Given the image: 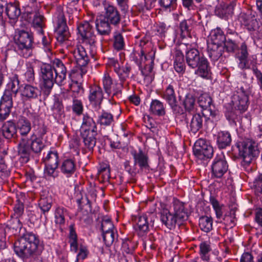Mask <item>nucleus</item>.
<instances>
[{
  "label": "nucleus",
  "mask_w": 262,
  "mask_h": 262,
  "mask_svg": "<svg viewBox=\"0 0 262 262\" xmlns=\"http://www.w3.org/2000/svg\"><path fill=\"white\" fill-rule=\"evenodd\" d=\"M42 249L38 236L32 232L27 233L14 244L16 254L26 261L29 259H35L40 254Z\"/></svg>",
  "instance_id": "nucleus-1"
},
{
  "label": "nucleus",
  "mask_w": 262,
  "mask_h": 262,
  "mask_svg": "<svg viewBox=\"0 0 262 262\" xmlns=\"http://www.w3.org/2000/svg\"><path fill=\"white\" fill-rule=\"evenodd\" d=\"M239 156L242 159L241 165L246 170H251V164L259 155L258 142L252 138H245L236 143Z\"/></svg>",
  "instance_id": "nucleus-2"
},
{
  "label": "nucleus",
  "mask_w": 262,
  "mask_h": 262,
  "mask_svg": "<svg viewBox=\"0 0 262 262\" xmlns=\"http://www.w3.org/2000/svg\"><path fill=\"white\" fill-rule=\"evenodd\" d=\"M170 210H164L161 213L160 220L168 228L171 229L177 224L186 220L188 217L184 204L178 200H174Z\"/></svg>",
  "instance_id": "nucleus-3"
},
{
  "label": "nucleus",
  "mask_w": 262,
  "mask_h": 262,
  "mask_svg": "<svg viewBox=\"0 0 262 262\" xmlns=\"http://www.w3.org/2000/svg\"><path fill=\"white\" fill-rule=\"evenodd\" d=\"M186 61L188 66L192 69L198 68L195 74L199 76L207 78L210 74V68L207 59L202 56L199 51L194 48L186 52Z\"/></svg>",
  "instance_id": "nucleus-4"
},
{
  "label": "nucleus",
  "mask_w": 262,
  "mask_h": 262,
  "mask_svg": "<svg viewBox=\"0 0 262 262\" xmlns=\"http://www.w3.org/2000/svg\"><path fill=\"white\" fill-rule=\"evenodd\" d=\"M14 39L16 51L19 55L28 58L32 55L34 38L31 32L19 30L15 34Z\"/></svg>",
  "instance_id": "nucleus-5"
},
{
  "label": "nucleus",
  "mask_w": 262,
  "mask_h": 262,
  "mask_svg": "<svg viewBox=\"0 0 262 262\" xmlns=\"http://www.w3.org/2000/svg\"><path fill=\"white\" fill-rule=\"evenodd\" d=\"M249 97L247 92L241 86L237 88L235 93L232 97V108L235 112H231L228 115L229 119L234 120L236 118L237 113L242 114L248 108L249 105Z\"/></svg>",
  "instance_id": "nucleus-6"
},
{
  "label": "nucleus",
  "mask_w": 262,
  "mask_h": 262,
  "mask_svg": "<svg viewBox=\"0 0 262 262\" xmlns=\"http://www.w3.org/2000/svg\"><path fill=\"white\" fill-rule=\"evenodd\" d=\"M77 29L83 45L93 52L96 48V40L92 25L88 21H84L78 26Z\"/></svg>",
  "instance_id": "nucleus-7"
},
{
  "label": "nucleus",
  "mask_w": 262,
  "mask_h": 262,
  "mask_svg": "<svg viewBox=\"0 0 262 262\" xmlns=\"http://www.w3.org/2000/svg\"><path fill=\"white\" fill-rule=\"evenodd\" d=\"M77 67L76 72L81 77L87 72L86 66L89 62V58L83 46H78L73 51Z\"/></svg>",
  "instance_id": "nucleus-8"
},
{
  "label": "nucleus",
  "mask_w": 262,
  "mask_h": 262,
  "mask_svg": "<svg viewBox=\"0 0 262 262\" xmlns=\"http://www.w3.org/2000/svg\"><path fill=\"white\" fill-rule=\"evenodd\" d=\"M193 152L196 158L204 160L212 158L213 149L206 140L199 139L194 143Z\"/></svg>",
  "instance_id": "nucleus-9"
},
{
  "label": "nucleus",
  "mask_w": 262,
  "mask_h": 262,
  "mask_svg": "<svg viewBox=\"0 0 262 262\" xmlns=\"http://www.w3.org/2000/svg\"><path fill=\"white\" fill-rule=\"evenodd\" d=\"M211 177L221 179L228 170V164L223 154L217 155L213 160L211 166Z\"/></svg>",
  "instance_id": "nucleus-10"
},
{
  "label": "nucleus",
  "mask_w": 262,
  "mask_h": 262,
  "mask_svg": "<svg viewBox=\"0 0 262 262\" xmlns=\"http://www.w3.org/2000/svg\"><path fill=\"white\" fill-rule=\"evenodd\" d=\"M188 114L186 115V119L187 120L188 126L190 132L194 134L200 130L203 125L207 127L209 123L211 122L210 118L207 117L204 113H203L202 115L200 113L194 114L191 117L189 122L188 121Z\"/></svg>",
  "instance_id": "nucleus-11"
},
{
  "label": "nucleus",
  "mask_w": 262,
  "mask_h": 262,
  "mask_svg": "<svg viewBox=\"0 0 262 262\" xmlns=\"http://www.w3.org/2000/svg\"><path fill=\"white\" fill-rule=\"evenodd\" d=\"M55 20L57 24L55 32L58 35L57 39L60 41H62L68 38L69 32L67 26L66 19L64 13L60 9L57 11Z\"/></svg>",
  "instance_id": "nucleus-12"
},
{
  "label": "nucleus",
  "mask_w": 262,
  "mask_h": 262,
  "mask_svg": "<svg viewBox=\"0 0 262 262\" xmlns=\"http://www.w3.org/2000/svg\"><path fill=\"white\" fill-rule=\"evenodd\" d=\"M162 97L170 105L174 113L177 114H182L183 113V108L178 104L174 86L172 84L168 85Z\"/></svg>",
  "instance_id": "nucleus-13"
},
{
  "label": "nucleus",
  "mask_w": 262,
  "mask_h": 262,
  "mask_svg": "<svg viewBox=\"0 0 262 262\" xmlns=\"http://www.w3.org/2000/svg\"><path fill=\"white\" fill-rule=\"evenodd\" d=\"M53 69L50 64H43L40 68V77L42 80L43 87L50 90L56 83L55 76H54Z\"/></svg>",
  "instance_id": "nucleus-14"
},
{
  "label": "nucleus",
  "mask_w": 262,
  "mask_h": 262,
  "mask_svg": "<svg viewBox=\"0 0 262 262\" xmlns=\"http://www.w3.org/2000/svg\"><path fill=\"white\" fill-rule=\"evenodd\" d=\"M13 106L12 94L5 91L0 101V119L5 120L9 115Z\"/></svg>",
  "instance_id": "nucleus-15"
},
{
  "label": "nucleus",
  "mask_w": 262,
  "mask_h": 262,
  "mask_svg": "<svg viewBox=\"0 0 262 262\" xmlns=\"http://www.w3.org/2000/svg\"><path fill=\"white\" fill-rule=\"evenodd\" d=\"M104 10L103 18L111 25L118 26L120 23L121 17L117 8L108 4L105 5Z\"/></svg>",
  "instance_id": "nucleus-16"
},
{
  "label": "nucleus",
  "mask_w": 262,
  "mask_h": 262,
  "mask_svg": "<svg viewBox=\"0 0 262 262\" xmlns=\"http://www.w3.org/2000/svg\"><path fill=\"white\" fill-rule=\"evenodd\" d=\"M238 20L249 32L255 31L259 27L258 23L255 15L251 12L240 13Z\"/></svg>",
  "instance_id": "nucleus-17"
},
{
  "label": "nucleus",
  "mask_w": 262,
  "mask_h": 262,
  "mask_svg": "<svg viewBox=\"0 0 262 262\" xmlns=\"http://www.w3.org/2000/svg\"><path fill=\"white\" fill-rule=\"evenodd\" d=\"M52 68L55 73L56 83L59 85H62L67 76L66 65L60 59L56 58L53 62Z\"/></svg>",
  "instance_id": "nucleus-18"
},
{
  "label": "nucleus",
  "mask_w": 262,
  "mask_h": 262,
  "mask_svg": "<svg viewBox=\"0 0 262 262\" xmlns=\"http://www.w3.org/2000/svg\"><path fill=\"white\" fill-rule=\"evenodd\" d=\"M39 6L36 5L34 6V9L28 10L27 9L26 12L30 15H33L32 26L36 29L39 34H42L44 17L39 13Z\"/></svg>",
  "instance_id": "nucleus-19"
},
{
  "label": "nucleus",
  "mask_w": 262,
  "mask_h": 262,
  "mask_svg": "<svg viewBox=\"0 0 262 262\" xmlns=\"http://www.w3.org/2000/svg\"><path fill=\"white\" fill-rule=\"evenodd\" d=\"M18 154L21 163L28 162L32 152L28 138L22 137L18 144Z\"/></svg>",
  "instance_id": "nucleus-20"
},
{
  "label": "nucleus",
  "mask_w": 262,
  "mask_h": 262,
  "mask_svg": "<svg viewBox=\"0 0 262 262\" xmlns=\"http://www.w3.org/2000/svg\"><path fill=\"white\" fill-rule=\"evenodd\" d=\"M103 99V93L101 88L95 85L90 88L89 100L91 103L99 108Z\"/></svg>",
  "instance_id": "nucleus-21"
},
{
  "label": "nucleus",
  "mask_w": 262,
  "mask_h": 262,
  "mask_svg": "<svg viewBox=\"0 0 262 262\" xmlns=\"http://www.w3.org/2000/svg\"><path fill=\"white\" fill-rule=\"evenodd\" d=\"M102 83L104 91L108 96L111 94L112 90L114 91L112 96L113 98L115 97H119L121 95V90L116 88L117 84L113 82V79L108 74H104L102 79Z\"/></svg>",
  "instance_id": "nucleus-22"
},
{
  "label": "nucleus",
  "mask_w": 262,
  "mask_h": 262,
  "mask_svg": "<svg viewBox=\"0 0 262 262\" xmlns=\"http://www.w3.org/2000/svg\"><path fill=\"white\" fill-rule=\"evenodd\" d=\"M133 221L136 225V229L140 235H143L149 231L150 223L146 214L136 216Z\"/></svg>",
  "instance_id": "nucleus-23"
},
{
  "label": "nucleus",
  "mask_w": 262,
  "mask_h": 262,
  "mask_svg": "<svg viewBox=\"0 0 262 262\" xmlns=\"http://www.w3.org/2000/svg\"><path fill=\"white\" fill-rule=\"evenodd\" d=\"M234 5L233 2L229 4L222 3L216 7L215 14L221 18L228 17L233 13Z\"/></svg>",
  "instance_id": "nucleus-24"
},
{
  "label": "nucleus",
  "mask_w": 262,
  "mask_h": 262,
  "mask_svg": "<svg viewBox=\"0 0 262 262\" xmlns=\"http://www.w3.org/2000/svg\"><path fill=\"white\" fill-rule=\"evenodd\" d=\"M133 156L134 165H138L141 169L147 168L148 165V157L141 149L139 152L134 151L132 152Z\"/></svg>",
  "instance_id": "nucleus-25"
},
{
  "label": "nucleus",
  "mask_w": 262,
  "mask_h": 262,
  "mask_svg": "<svg viewBox=\"0 0 262 262\" xmlns=\"http://www.w3.org/2000/svg\"><path fill=\"white\" fill-rule=\"evenodd\" d=\"M68 210L62 206H57L54 211L55 223L61 228L66 223V217L68 215Z\"/></svg>",
  "instance_id": "nucleus-26"
},
{
  "label": "nucleus",
  "mask_w": 262,
  "mask_h": 262,
  "mask_svg": "<svg viewBox=\"0 0 262 262\" xmlns=\"http://www.w3.org/2000/svg\"><path fill=\"white\" fill-rule=\"evenodd\" d=\"M96 125L93 118L84 115L81 126L80 134L97 133Z\"/></svg>",
  "instance_id": "nucleus-27"
},
{
  "label": "nucleus",
  "mask_w": 262,
  "mask_h": 262,
  "mask_svg": "<svg viewBox=\"0 0 262 262\" xmlns=\"http://www.w3.org/2000/svg\"><path fill=\"white\" fill-rule=\"evenodd\" d=\"M21 94L23 97L28 99H34L37 98L41 95L39 89L30 84H25L21 90Z\"/></svg>",
  "instance_id": "nucleus-28"
},
{
  "label": "nucleus",
  "mask_w": 262,
  "mask_h": 262,
  "mask_svg": "<svg viewBox=\"0 0 262 262\" xmlns=\"http://www.w3.org/2000/svg\"><path fill=\"white\" fill-rule=\"evenodd\" d=\"M216 144L220 149H224L230 145L231 136L228 132H220L216 135Z\"/></svg>",
  "instance_id": "nucleus-29"
},
{
  "label": "nucleus",
  "mask_w": 262,
  "mask_h": 262,
  "mask_svg": "<svg viewBox=\"0 0 262 262\" xmlns=\"http://www.w3.org/2000/svg\"><path fill=\"white\" fill-rule=\"evenodd\" d=\"M224 52L223 45L208 43V52L209 57L213 61L217 60Z\"/></svg>",
  "instance_id": "nucleus-30"
},
{
  "label": "nucleus",
  "mask_w": 262,
  "mask_h": 262,
  "mask_svg": "<svg viewBox=\"0 0 262 262\" xmlns=\"http://www.w3.org/2000/svg\"><path fill=\"white\" fill-rule=\"evenodd\" d=\"M1 129L3 135L6 139H12L16 135V126L12 121H8L5 122Z\"/></svg>",
  "instance_id": "nucleus-31"
},
{
  "label": "nucleus",
  "mask_w": 262,
  "mask_h": 262,
  "mask_svg": "<svg viewBox=\"0 0 262 262\" xmlns=\"http://www.w3.org/2000/svg\"><path fill=\"white\" fill-rule=\"evenodd\" d=\"M33 128L34 131L33 134L36 135V137H41L47 133V126L43 121L38 116H34L32 120Z\"/></svg>",
  "instance_id": "nucleus-32"
},
{
  "label": "nucleus",
  "mask_w": 262,
  "mask_h": 262,
  "mask_svg": "<svg viewBox=\"0 0 262 262\" xmlns=\"http://www.w3.org/2000/svg\"><path fill=\"white\" fill-rule=\"evenodd\" d=\"M239 50L240 53L237 56L239 60L238 67L242 70L249 69V67L248 66L249 54L247 51V46L245 42L242 43Z\"/></svg>",
  "instance_id": "nucleus-33"
},
{
  "label": "nucleus",
  "mask_w": 262,
  "mask_h": 262,
  "mask_svg": "<svg viewBox=\"0 0 262 262\" xmlns=\"http://www.w3.org/2000/svg\"><path fill=\"white\" fill-rule=\"evenodd\" d=\"M198 104L204 110L209 111L210 115L213 118L215 114L211 109V104L212 103V98L207 94L201 95L198 98Z\"/></svg>",
  "instance_id": "nucleus-34"
},
{
  "label": "nucleus",
  "mask_w": 262,
  "mask_h": 262,
  "mask_svg": "<svg viewBox=\"0 0 262 262\" xmlns=\"http://www.w3.org/2000/svg\"><path fill=\"white\" fill-rule=\"evenodd\" d=\"M61 172L67 177L72 175L76 170V164L74 160L71 159L63 161L60 166Z\"/></svg>",
  "instance_id": "nucleus-35"
},
{
  "label": "nucleus",
  "mask_w": 262,
  "mask_h": 262,
  "mask_svg": "<svg viewBox=\"0 0 262 262\" xmlns=\"http://www.w3.org/2000/svg\"><path fill=\"white\" fill-rule=\"evenodd\" d=\"M16 126V129H18V132L23 137H26L31 129L30 122L24 117L19 119Z\"/></svg>",
  "instance_id": "nucleus-36"
},
{
  "label": "nucleus",
  "mask_w": 262,
  "mask_h": 262,
  "mask_svg": "<svg viewBox=\"0 0 262 262\" xmlns=\"http://www.w3.org/2000/svg\"><path fill=\"white\" fill-rule=\"evenodd\" d=\"M28 140L31 146L32 151L34 153H39L45 147L42 139L40 137H36V135L33 134Z\"/></svg>",
  "instance_id": "nucleus-37"
},
{
  "label": "nucleus",
  "mask_w": 262,
  "mask_h": 262,
  "mask_svg": "<svg viewBox=\"0 0 262 262\" xmlns=\"http://www.w3.org/2000/svg\"><path fill=\"white\" fill-rule=\"evenodd\" d=\"M180 35L182 38L191 37V31L193 29V21L191 19L183 20L179 25Z\"/></svg>",
  "instance_id": "nucleus-38"
},
{
  "label": "nucleus",
  "mask_w": 262,
  "mask_h": 262,
  "mask_svg": "<svg viewBox=\"0 0 262 262\" xmlns=\"http://www.w3.org/2000/svg\"><path fill=\"white\" fill-rule=\"evenodd\" d=\"M226 41V37L220 28L212 30L210 34V41L208 43L223 45Z\"/></svg>",
  "instance_id": "nucleus-39"
},
{
  "label": "nucleus",
  "mask_w": 262,
  "mask_h": 262,
  "mask_svg": "<svg viewBox=\"0 0 262 262\" xmlns=\"http://www.w3.org/2000/svg\"><path fill=\"white\" fill-rule=\"evenodd\" d=\"M80 134L83 139V142L85 147L88 148L89 151L93 150L94 147L96 145V136L97 135V133H84Z\"/></svg>",
  "instance_id": "nucleus-40"
},
{
  "label": "nucleus",
  "mask_w": 262,
  "mask_h": 262,
  "mask_svg": "<svg viewBox=\"0 0 262 262\" xmlns=\"http://www.w3.org/2000/svg\"><path fill=\"white\" fill-rule=\"evenodd\" d=\"M19 80L18 76L16 74H13L9 77V81L7 84V90L9 91L12 95L14 96L17 94L19 89Z\"/></svg>",
  "instance_id": "nucleus-41"
},
{
  "label": "nucleus",
  "mask_w": 262,
  "mask_h": 262,
  "mask_svg": "<svg viewBox=\"0 0 262 262\" xmlns=\"http://www.w3.org/2000/svg\"><path fill=\"white\" fill-rule=\"evenodd\" d=\"M111 24L104 18L97 20L96 27L98 33L101 35H108L111 32Z\"/></svg>",
  "instance_id": "nucleus-42"
},
{
  "label": "nucleus",
  "mask_w": 262,
  "mask_h": 262,
  "mask_svg": "<svg viewBox=\"0 0 262 262\" xmlns=\"http://www.w3.org/2000/svg\"><path fill=\"white\" fill-rule=\"evenodd\" d=\"M149 111L152 114L157 116H163L165 114V110L163 104L160 101L153 100L150 105Z\"/></svg>",
  "instance_id": "nucleus-43"
},
{
  "label": "nucleus",
  "mask_w": 262,
  "mask_h": 262,
  "mask_svg": "<svg viewBox=\"0 0 262 262\" xmlns=\"http://www.w3.org/2000/svg\"><path fill=\"white\" fill-rule=\"evenodd\" d=\"M137 246L136 242L132 241L128 238L123 239L122 243V250L123 253L126 254H134Z\"/></svg>",
  "instance_id": "nucleus-44"
},
{
  "label": "nucleus",
  "mask_w": 262,
  "mask_h": 262,
  "mask_svg": "<svg viewBox=\"0 0 262 262\" xmlns=\"http://www.w3.org/2000/svg\"><path fill=\"white\" fill-rule=\"evenodd\" d=\"M52 203V199L50 196L41 195L38 205L43 214H45L50 211Z\"/></svg>",
  "instance_id": "nucleus-45"
},
{
  "label": "nucleus",
  "mask_w": 262,
  "mask_h": 262,
  "mask_svg": "<svg viewBox=\"0 0 262 262\" xmlns=\"http://www.w3.org/2000/svg\"><path fill=\"white\" fill-rule=\"evenodd\" d=\"M154 53H151L149 55H145L144 51L141 49L140 52H135L133 57L134 61L139 66L140 69H141L143 65L146 63V62H148L150 59L149 56Z\"/></svg>",
  "instance_id": "nucleus-46"
},
{
  "label": "nucleus",
  "mask_w": 262,
  "mask_h": 262,
  "mask_svg": "<svg viewBox=\"0 0 262 262\" xmlns=\"http://www.w3.org/2000/svg\"><path fill=\"white\" fill-rule=\"evenodd\" d=\"M6 12L10 19H17L20 14V10L16 4L9 3L7 5Z\"/></svg>",
  "instance_id": "nucleus-47"
},
{
  "label": "nucleus",
  "mask_w": 262,
  "mask_h": 262,
  "mask_svg": "<svg viewBox=\"0 0 262 262\" xmlns=\"http://www.w3.org/2000/svg\"><path fill=\"white\" fill-rule=\"evenodd\" d=\"M185 111L189 113L195 111V99L191 94H187L183 101Z\"/></svg>",
  "instance_id": "nucleus-48"
},
{
  "label": "nucleus",
  "mask_w": 262,
  "mask_h": 262,
  "mask_svg": "<svg viewBox=\"0 0 262 262\" xmlns=\"http://www.w3.org/2000/svg\"><path fill=\"white\" fill-rule=\"evenodd\" d=\"M114 121L113 116L112 114L103 111L98 117L97 122L101 125L109 126Z\"/></svg>",
  "instance_id": "nucleus-49"
},
{
  "label": "nucleus",
  "mask_w": 262,
  "mask_h": 262,
  "mask_svg": "<svg viewBox=\"0 0 262 262\" xmlns=\"http://www.w3.org/2000/svg\"><path fill=\"white\" fill-rule=\"evenodd\" d=\"M70 243L72 251L76 252L78 249L77 236L74 228V225L71 224L69 227Z\"/></svg>",
  "instance_id": "nucleus-50"
},
{
  "label": "nucleus",
  "mask_w": 262,
  "mask_h": 262,
  "mask_svg": "<svg viewBox=\"0 0 262 262\" xmlns=\"http://www.w3.org/2000/svg\"><path fill=\"white\" fill-rule=\"evenodd\" d=\"M199 226L202 231L209 232L212 228V220L211 217L205 216L200 218Z\"/></svg>",
  "instance_id": "nucleus-51"
},
{
  "label": "nucleus",
  "mask_w": 262,
  "mask_h": 262,
  "mask_svg": "<svg viewBox=\"0 0 262 262\" xmlns=\"http://www.w3.org/2000/svg\"><path fill=\"white\" fill-rule=\"evenodd\" d=\"M46 165L47 166H52L58 167V156L57 152L50 151L48 154L45 159Z\"/></svg>",
  "instance_id": "nucleus-52"
},
{
  "label": "nucleus",
  "mask_w": 262,
  "mask_h": 262,
  "mask_svg": "<svg viewBox=\"0 0 262 262\" xmlns=\"http://www.w3.org/2000/svg\"><path fill=\"white\" fill-rule=\"evenodd\" d=\"M103 241L106 246H110L116 241H117L118 234L116 230L102 233Z\"/></svg>",
  "instance_id": "nucleus-53"
},
{
  "label": "nucleus",
  "mask_w": 262,
  "mask_h": 262,
  "mask_svg": "<svg viewBox=\"0 0 262 262\" xmlns=\"http://www.w3.org/2000/svg\"><path fill=\"white\" fill-rule=\"evenodd\" d=\"M113 46L114 48L118 51L123 49L124 47L123 37L122 34L118 32L114 33Z\"/></svg>",
  "instance_id": "nucleus-54"
},
{
  "label": "nucleus",
  "mask_w": 262,
  "mask_h": 262,
  "mask_svg": "<svg viewBox=\"0 0 262 262\" xmlns=\"http://www.w3.org/2000/svg\"><path fill=\"white\" fill-rule=\"evenodd\" d=\"M101 230L102 233L116 230L111 219L106 217L102 220Z\"/></svg>",
  "instance_id": "nucleus-55"
},
{
  "label": "nucleus",
  "mask_w": 262,
  "mask_h": 262,
  "mask_svg": "<svg viewBox=\"0 0 262 262\" xmlns=\"http://www.w3.org/2000/svg\"><path fill=\"white\" fill-rule=\"evenodd\" d=\"M200 255L201 258L205 261L209 259L208 253L211 251L210 246L207 242H202L200 245Z\"/></svg>",
  "instance_id": "nucleus-56"
},
{
  "label": "nucleus",
  "mask_w": 262,
  "mask_h": 262,
  "mask_svg": "<svg viewBox=\"0 0 262 262\" xmlns=\"http://www.w3.org/2000/svg\"><path fill=\"white\" fill-rule=\"evenodd\" d=\"M156 0H137L136 6L139 11H143L144 8L146 9H150L154 6Z\"/></svg>",
  "instance_id": "nucleus-57"
},
{
  "label": "nucleus",
  "mask_w": 262,
  "mask_h": 262,
  "mask_svg": "<svg viewBox=\"0 0 262 262\" xmlns=\"http://www.w3.org/2000/svg\"><path fill=\"white\" fill-rule=\"evenodd\" d=\"M53 115L55 117H61L63 113V106L62 103L58 99H56L52 107Z\"/></svg>",
  "instance_id": "nucleus-58"
},
{
  "label": "nucleus",
  "mask_w": 262,
  "mask_h": 262,
  "mask_svg": "<svg viewBox=\"0 0 262 262\" xmlns=\"http://www.w3.org/2000/svg\"><path fill=\"white\" fill-rule=\"evenodd\" d=\"M149 57L150 59H149L148 63L143 65L144 69L143 70L142 68L141 69L142 75L145 76H148L150 73H151L153 70L154 61L155 58L154 54H150Z\"/></svg>",
  "instance_id": "nucleus-59"
},
{
  "label": "nucleus",
  "mask_w": 262,
  "mask_h": 262,
  "mask_svg": "<svg viewBox=\"0 0 262 262\" xmlns=\"http://www.w3.org/2000/svg\"><path fill=\"white\" fill-rule=\"evenodd\" d=\"M210 202L215 211L216 217L217 219H220L223 215V206L220 205L218 201L212 196L210 197Z\"/></svg>",
  "instance_id": "nucleus-60"
},
{
  "label": "nucleus",
  "mask_w": 262,
  "mask_h": 262,
  "mask_svg": "<svg viewBox=\"0 0 262 262\" xmlns=\"http://www.w3.org/2000/svg\"><path fill=\"white\" fill-rule=\"evenodd\" d=\"M57 167L47 166L46 165L44 171V174L45 177L48 179H55L58 176V172L57 170Z\"/></svg>",
  "instance_id": "nucleus-61"
},
{
  "label": "nucleus",
  "mask_w": 262,
  "mask_h": 262,
  "mask_svg": "<svg viewBox=\"0 0 262 262\" xmlns=\"http://www.w3.org/2000/svg\"><path fill=\"white\" fill-rule=\"evenodd\" d=\"M223 46H224V48H226V50L228 52H234L238 48V44L236 42L230 38H228L227 40L226 39Z\"/></svg>",
  "instance_id": "nucleus-62"
},
{
  "label": "nucleus",
  "mask_w": 262,
  "mask_h": 262,
  "mask_svg": "<svg viewBox=\"0 0 262 262\" xmlns=\"http://www.w3.org/2000/svg\"><path fill=\"white\" fill-rule=\"evenodd\" d=\"M144 122L146 124V126L148 128L151 132L154 134L157 133L158 129L155 126V122L154 120L150 117L148 115L144 116Z\"/></svg>",
  "instance_id": "nucleus-63"
},
{
  "label": "nucleus",
  "mask_w": 262,
  "mask_h": 262,
  "mask_svg": "<svg viewBox=\"0 0 262 262\" xmlns=\"http://www.w3.org/2000/svg\"><path fill=\"white\" fill-rule=\"evenodd\" d=\"M130 70V67L126 65L125 67H120L117 74L121 80L124 81L126 78L128 77Z\"/></svg>",
  "instance_id": "nucleus-64"
}]
</instances>
